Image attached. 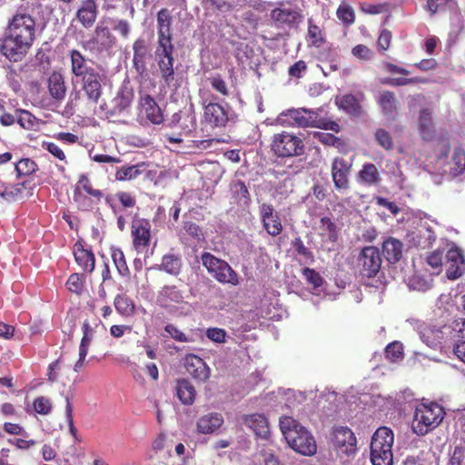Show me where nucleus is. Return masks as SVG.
I'll use <instances>...</instances> for the list:
<instances>
[{
	"mask_svg": "<svg viewBox=\"0 0 465 465\" xmlns=\"http://www.w3.org/2000/svg\"><path fill=\"white\" fill-rule=\"evenodd\" d=\"M271 16L275 22L292 25L298 21L301 15L293 10L275 8L272 11Z\"/></svg>",
	"mask_w": 465,
	"mask_h": 465,
	"instance_id": "nucleus-40",
	"label": "nucleus"
},
{
	"mask_svg": "<svg viewBox=\"0 0 465 465\" xmlns=\"http://www.w3.org/2000/svg\"><path fill=\"white\" fill-rule=\"evenodd\" d=\"M35 411L41 415H48L52 411V403L46 397L40 396L33 402Z\"/></svg>",
	"mask_w": 465,
	"mask_h": 465,
	"instance_id": "nucleus-54",
	"label": "nucleus"
},
{
	"mask_svg": "<svg viewBox=\"0 0 465 465\" xmlns=\"http://www.w3.org/2000/svg\"><path fill=\"white\" fill-rule=\"evenodd\" d=\"M383 84H390L391 86H405L412 84H429L430 80L424 77L414 76L411 78L406 77H396L387 78L382 82Z\"/></svg>",
	"mask_w": 465,
	"mask_h": 465,
	"instance_id": "nucleus-44",
	"label": "nucleus"
},
{
	"mask_svg": "<svg viewBox=\"0 0 465 465\" xmlns=\"http://www.w3.org/2000/svg\"><path fill=\"white\" fill-rule=\"evenodd\" d=\"M271 150L279 158L296 157L305 153V144L300 136L283 131L273 134Z\"/></svg>",
	"mask_w": 465,
	"mask_h": 465,
	"instance_id": "nucleus-6",
	"label": "nucleus"
},
{
	"mask_svg": "<svg viewBox=\"0 0 465 465\" xmlns=\"http://www.w3.org/2000/svg\"><path fill=\"white\" fill-rule=\"evenodd\" d=\"M173 16L167 8H162L156 15L157 42L156 44H173Z\"/></svg>",
	"mask_w": 465,
	"mask_h": 465,
	"instance_id": "nucleus-17",
	"label": "nucleus"
},
{
	"mask_svg": "<svg viewBox=\"0 0 465 465\" xmlns=\"http://www.w3.org/2000/svg\"><path fill=\"white\" fill-rule=\"evenodd\" d=\"M140 107L142 114L153 124L163 122V114L155 100L150 94L141 96Z\"/></svg>",
	"mask_w": 465,
	"mask_h": 465,
	"instance_id": "nucleus-22",
	"label": "nucleus"
},
{
	"mask_svg": "<svg viewBox=\"0 0 465 465\" xmlns=\"http://www.w3.org/2000/svg\"><path fill=\"white\" fill-rule=\"evenodd\" d=\"M374 139L377 143L386 151H391L394 147L391 134L383 128H378L375 131Z\"/></svg>",
	"mask_w": 465,
	"mask_h": 465,
	"instance_id": "nucleus-45",
	"label": "nucleus"
},
{
	"mask_svg": "<svg viewBox=\"0 0 465 465\" xmlns=\"http://www.w3.org/2000/svg\"><path fill=\"white\" fill-rule=\"evenodd\" d=\"M47 88L53 99L57 102L63 101L67 91L64 74L61 72L54 71L47 79Z\"/></svg>",
	"mask_w": 465,
	"mask_h": 465,
	"instance_id": "nucleus-24",
	"label": "nucleus"
},
{
	"mask_svg": "<svg viewBox=\"0 0 465 465\" xmlns=\"http://www.w3.org/2000/svg\"><path fill=\"white\" fill-rule=\"evenodd\" d=\"M207 81L211 84L212 88L222 94L223 96H228L230 92L225 80L221 74H215L207 78Z\"/></svg>",
	"mask_w": 465,
	"mask_h": 465,
	"instance_id": "nucleus-53",
	"label": "nucleus"
},
{
	"mask_svg": "<svg viewBox=\"0 0 465 465\" xmlns=\"http://www.w3.org/2000/svg\"><path fill=\"white\" fill-rule=\"evenodd\" d=\"M386 359L397 361L403 358V346L400 341H393L387 345L384 351Z\"/></svg>",
	"mask_w": 465,
	"mask_h": 465,
	"instance_id": "nucleus-52",
	"label": "nucleus"
},
{
	"mask_svg": "<svg viewBox=\"0 0 465 465\" xmlns=\"http://www.w3.org/2000/svg\"><path fill=\"white\" fill-rule=\"evenodd\" d=\"M338 104L341 109L352 116H360L362 113L359 100L352 94L343 95Z\"/></svg>",
	"mask_w": 465,
	"mask_h": 465,
	"instance_id": "nucleus-38",
	"label": "nucleus"
},
{
	"mask_svg": "<svg viewBox=\"0 0 465 465\" xmlns=\"http://www.w3.org/2000/svg\"><path fill=\"white\" fill-rule=\"evenodd\" d=\"M357 181L364 186H377L381 181L378 167L371 163H363L357 173Z\"/></svg>",
	"mask_w": 465,
	"mask_h": 465,
	"instance_id": "nucleus-27",
	"label": "nucleus"
},
{
	"mask_svg": "<svg viewBox=\"0 0 465 465\" xmlns=\"http://www.w3.org/2000/svg\"><path fill=\"white\" fill-rule=\"evenodd\" d=\"M183 229L190 236L197 241H202L204 239L202 228L195 223L185 222Z\"/></svg>",
	"mask_w": 465,
	"mask_h": 465,
	"instance_id": "nucleus-63",
	"label": "nucleus"
},
{
	"mask_svg": "<svg viewBox=\"0 0 465 465\" xmlns=\"http://www.w3.org/2000/svg\"><path fill=\"white\" fill-rule=\"evenodd\" d=\"M174 53L173 44H156L154 56L158 73L162 81L168 86L175 79Z\"/></svg>",
	"mask_w": 465,
	"mask_h": 465,
	"instance_id": "nucleus-8",
	"label": "nucleus"
},
{
	"mask_svg": "<svg viewBox=\"0 0 465 465\" xmlns=\"http://www.w3.org/2000/svg\"><path fill=\"white\" fill-rule=\"evenodd\" d=\"M202 263L207 272L219 282L236 286L239 284L237 272L227 262L217 258L211 252H203L201 256Z\"/></svg>",
	"mask_w": 465,
	"mask_h": 465,
	"instance_id": "nucleus-7",
	"label": "nucleus"
},
{
	"mask_svg": "<svg viewBox=\"0 0 465 465\" xmlns=\"http://www.w3.org/2000/svg\"><path fill=\"white\" fill-rule=\"evenodd\" d=\"M393 431L388 427H380L371 441V460L373 465H392Z\"/></svg>",
	"mask_w": 465,
	"mask_h": 465,
	"instance_id": "nucleus-5",
	"label": "nucleus"
},
{
	"mask_svg": "<svg viewBox=\"0 0 465 465\" xmlns=\"http://www.w3.org/2000/svg\"><path fill=\"white\" fill-rule=\"evenodd\" d=\"M451 170L453 173L459 174L465 170V152L462 148L457 147L453 151L451 157Z\"/></svg>",
	"mask_w": 465,
	"mask_h": 465,
	"instance_id": "nucleus-51",
	"label": "nucleus"
},
{
	"mask_svg": "<svg viewBox=\"0 0 465 465\" xmlns=\"http://www.w3.org/2000/svg\"><path fill=\"white\" fill-rule=\"evenodd\" d=\"M280 429L293 450L304 456H312L316 453L317 445L313 436L292 417H282Z\"/></svg>",
	"mask_w": 465,
	"mask_h": 465,
	"instance_id": "nucleus-2",
	"label": "nucleus"
},
{
	"mask_svg": "<svg viewBox=\"0 0 465 465\" xmlns=\"http://www.w3.org/2000/svg\"><path fill=\"white\" fill-rule=\"evenodd\" d=\"M444 415V409L436 402L418 404L411 423L412 431L418 436L428 434L441 423Z\"/></svg>",
	"mask_w": 465,
	"mask_h": 465,
	"instance_id": "nucleus-3",
	"label": "nucleus"
},
{
	"mask_svg": "<svg viewBox=\"0 0 465 465\" xmlns=\"http://www.w3.org/2000/svg\"><path fill=\"white\" fill-rule=\"evenodd\" d=\"M184 292L174 284H165L158 292L157 303L169 312H175L178 308H183L188 305L184 301Z\"/></svg>",
	"mask_w": 465,
	"mask_h": 465,
	"instance_id": "nucleus-11",
	"label": "nucleus"
},
{
	"mask_svg": "<svg viewBox=\"0 0 465 465\" xmlns=\"http://www.w3.org/2000/svg\"><path fill=\"white\" fill-rule=\"evenodd\" d=\"M104 79V75L95 71L76 80L74 84H80L88 101L96 104L102 96Z\"/></svg>",
	"mask_w": 465,
	"mask_h": 465,
	"instance_id": "nucleus-14",
	"label": "nucleus"
},
{
	"mask_svg": "<svg viewBox=\"0 0 465 465\" xmlns=\"http://www.w3.org/2000/svg\"><path fill=\"white\" fill-rule=\"evenodd\" d=\"M37 164L29 158H23L15 164L17 176L30 175L35 172Z\"/></svg>",
	"mask_w": 465,
	"mask_h": 465,
	"instance_id": "nucleus-50",
	"label": "nucleus"
},
{
	"mask_svg": "<svg viewBox=\"0 0 465 465\" xmlns=\"http://www.w3.org/2000/svg\"><path fill=\"white\" fill-rule=\"evenodd\" d=\"M351 54L353 56L357 57L362 61H369L373 56V52L365 45H357L352 50Z\"/></svg>",
	"mask_w": 465,
	"mask_h": 465,
	"instance_id": "nucleus-59",
	"label": "nucleus"
},
{
	"mask_svg": "<svg viewBox=\"0 0 465 465\" xmlns=\"http://www.w3.org/2000/svg\"><path fill=\"white\" fill-rule=\"evenodd\" d=\"M151 227L148 219L134 217L131 225V236L133 246L137 252H143L150 246Z\"/></svg>",
	"mask_w": 465,
	"mask_h": 465,
	"instance_id": "nucleus-12",
	"label": "nucleus"
},
{
	"mask_svg": "<svg viewBox=\"0 0 465 465\" xmlns=\"http://www.w3.org/2000/svg\"><path fill=\"white\" fill-rule=\"evenodd\" d=\"M336 15L346 26L351 25L355 22L354 10L349 4H341L337 8Z\"/></svg>",
	"mask_w": 465,
	"mask_h": 465,
	"instance_id": "nucleus-43",
	"label": "nucleus"
},
{
	"mask_svg": "<svg viewBox=\"0 0 465 465\" xmlns=\"http://www.w3.org/2000/svg\"><path fill=\"white\" fill-rule=\"evenodd\" d=\"M331 441L339 453L351 455L356 451L357 440L348 427L334 428L331 433Z\"/></svg>",
	"mask_w": 465,
	"mask_h": 465,
	"instance_id": "nucleus-13",
	"label": "nucleus"
},
{
	"mask_svg": "<svg viewBox=\"0 0 465 465\" xmlns=\"http://www.w3.org/2000/svg\"><path fill=\"white\" fill-rule=\"evenodd\" d=\"M232 198L237 204L248 207L251 203V196L247 186L242 181H236L231 185Z\"/></svg>",
	"mask_w": 465,
	"mask_h": 465,
	"instance_id": "nucleus-36",
	"label": "nucleus"
},
{
	"mask_svg": "<svg viewBox=\"0 0 465 465\" xmlns=\"http://www.w3.org/2000/svg\"><path fill=\"white\" fill-rule=\"evenodd\" d=\"M36 30L35 17L21 5L7 22L0 40V53L10 62H21L36 39Z\"/></svg>",
	"mask_w": 465,
	"mask_h": 465,
	"instance_id": "nucleus-1",
	"label": "nucleus"
},
{
	"mask_svg": "<svg viewBox=\"0 0 465 465\" xmlns=\"http://www.w3.org/2000/svg\"><path fill=\"white\" fill-rule=\"evenodd\" d=\"M419 132L424 140H430L433 137L432 112L428 108L420 111L418 118Z\"/></svg>",
	"mask_w": 465,
	"mask_h": 465,
	"instance_id": "nucleus-35",
	"label": "nucleus"
},
{
	"mask_svg": "<svg viewBox=\"0 0 465 465\" xmlns=\"http://www.w3.org/2000/svg\"><path fill=\"white\" fill-rule=\"evenodd\" d=\"M114 305L116 312L124 317H130L135 313L134 302L125 294H117L114 297Z\"/></svg>",
	"mask_w": 465,
	"mask_h": 465,
	"instance_id": "nucleus-37",
	"label": "nucleus"
},
{
	"mask_svg": "<svg viewBox=\"0 0 465 465\" xmlns=\"http://www.w3.org/2000/svg\"><path fill=\"white\" fill-rule=\"evenodd\" d=\"M84 277L80 273H73L66 282L67 289L77 295H81L84 291Z\"/></svg>",
	"mask_w": 465,
	"mask_h": 465,
	"instance_id": "nucleus-49",
	"label": "nucleus"
},
{
	"mask_svg": "<svg viewBox=\"0 0 465 465\" xmlns=\"http://www.w3.org/2000/svg\"><path fill=\"white\" fill-rule=\"evenodd\" d=\"M141 174L138 165L122 166L115 172L114 177L116 181H131L137 178Z\"/></svg>",
	"mask_w": 465,
	"mask_h": 465,
	"instance_id": "nucleus-42",
	"label": "nucleus"
},
{
	"mask_svg": "<svg viewBox=\"0 0 465 465\" xmlns=\"http://www.w3.org/2000/svg\"><path fill=\"white\" fill-rule=\"evenodd\" d=\"M165 331L175 341L180 342H189L192 341L185 333L179 330L175 325L169 323L164 327Z\"/></svg>",
	"mask_w": 465,
	"mask_h": 465,
	"instance_id": "nucleus-60",
	"label": "nucleus"
},
{
	"mask_svg": "<svg viewBox=\"0 0 465 465\" xmlns=\"http://www.w3.org/2000/svg\"><path fill=\"white\" fill-rule=\"evenodd\" d=\"M313 137L317 139L320 143H322L323 145L333 146L336 148H340L344 145L343 141L332 134L315 132L313 133Z\"/></svg>",
	"mask_w": 465,
	"mask_h": 465,
	"instance_id": "nucleus-46",
	"label": "nucleus"
},
{
	"mask_svg": "<svg viewBox=\"0 0 465 465\" xmlns=\"http://www.w3.org/2000/svg\"><path fill=\"white\" fill-rule=\"evenodd\" d=\"M82 191L86 193L88 195L95 198L97 201H100L104 195L102 191L94 189L93 187L92 182L86 175H81L75 185L74 192V202L80 203L82 201V199L84 198Z\"/></svg>",
	"mask_w": 465,
	"mask_h": 465,
	"instance_id": "nucleus-31",
	"label": "nucleus"
},
{
	"mask_svg": "<svg viewBox=\"0 0 465 465\" xmlns=\"http://www.w3.org/2000/svg\"><path fill=\"white\" fill-rule=\"evenodd\" d=\"M116 42L115 36L111 33L108 27L98 25L94 30V35L91 39L96 50L100 53L111 49Z\"/></svg>",
	"mask_w": 465,
	"mask_h": 465,
	"instance_id": "nucleus-25",
	"label": "nucleus"
},
{
	"mask_svg": "<svg viewBox=\"0 0 465 465\" xmlns=\"http://www.w3.org/2000/svg\"><path fill=\"white\" fill-rule=\"evenodd\" d=\"M381 262L380 250L375 246H366L361 249L358 256L357 267L362 276L372 278L380 272Z\"/></svg>",
	"mask_w": 465,
	"mask_h": 465,
	"instance_id": "nucleus-10",
	"label": "nucleus"
},
{
	"mask_svg": "<svg viewBox=\"0 0 465 465\" xmlns=\"http://www.w3.org/2000/svg\"><path fill=\"white\" fill-rule=\"evenodd\" d=\"M302 275L308 282L313 285L314 288H319L322 285L323 279L315 270L311 268H304Z\"/></svg>",
	"mask_w": 465,
	"mask_h": 465,
	"instance_id": "nucleus-55",
	"label": "nucleus"
},
{
	"mask_svg": "<svg viewBox=\"0 0 465 465\" xmlns=\"http://www.w3.org/2000/svg\"><path fill=\"white\" fill-rule=\"evenodd\" d=\"M36 121V117L29 111L23 109H16V122L17 124L25 130H31L34 128Z\"/></svg>",
	"mask_w": 465,
	"mask_h": 465,
	"instance_id": "nucleus-47",
	"label": "nucleus"
},
{
	"mask_svg": "<svg viewBox=\"0 0 465 465\" xmlns=\"http://www.w3.org/2000/svg\"><path fill=\"white\" fill-rule=\"evenodd\" d=\"M203 121L212 128L225 127L229 121L228 107L211 102L203 106Z\"/></svg>",
	"mask_w": 465,
	"mask_h": 465,
	"instance_id": "nucleus-15",
	"label": "nucleus"
},
{
	"mask_svg": "<svg viewBox=\"0 0 465 465\" xmlns=\"http://www.w3.org/2000/svg\"><path fill=\"white\" fill-rule=\"evenodd\" d=\"M25 185L24 183L8 184L0 187V197L6 201H17L23 198Z\"/></svg>",
	"mask_w": 465,
	"mask_h": 465,
	"instance_id": "nucleus-39",
	"label": "nucleus"
},
{
	"mask_svg": "<svg viewBox=\"0 0 465 465\" xmlns=\"http://www.w3.org/2000/svg\"><path fill=\"white\" fill-rule=\"evenodd\" d=\"M353 158L334 157L331 165V175L334 188L340 192H347L351 187L350 176L352 171Z\"/></svg>",
	"mask_w": 465,
	"mask_h": 465,
	"instance_id": "nucleus-9",
	"label": "nucleus"
},
{
	"mask_svg": "<svg viewBox=\"0 0 465 465\" xmlns=\"http://www.w3.org/2000/svg\"><path fill=\"white\" fill-rule=\"evenodd\" d=\"M76 263L86 272H93L95 268L94 252L86 249L81 241H77L73 249Z\"/></svg>",
	"mask_w": 465,
	"mask_h": 465,
	"instance_id": "nucleus-21",
	"label": "nucleus"
},
{
	"mask_svg": "<svg viewBox=\"0 0 465 465\" xmlns=\"http://www.w3.org/2000/svg\"><path fill=\"white\" fill-rule=\"evenodd\" d=\"M447 271L446 275L450 280L460 278L465 271V260L460 251L457 248L450 249L446 255Z\"/></svg>",
	"mask_w": 465,
	"mask_h": 465,
	"instance_id": "nucleus-20",
	"label": "nucleus"
},
{
	"mask_svg": "<svg viewBox=\"0 0 465 465\" xmlns=\"http://www.w3.org/2000/svg\"><path fill=\"white\" fill-rule=\"evenodd\" d=\"M292 246L295 248L297 253L311 262H314L313 253L304 245L302 240L298 237L292 242Z\"/></svg>",
	"mask_w": 465,
	"mask_h": 465,
	"instance_id": "nucleus-58",
	"label": "nucleus"
},
{
	"mask_svg": "<svg viewBox=\"0 0 465 465\" xmlns=\"http://www.w3.org/2000/svg\"><path fill=\"white\" fill-rule=\"evenodd\" d=\"M223 424L221 413L212 412L202 416L197 421V430L203 434H210L217 430Z\"/></svg>",
	"mask_w": 465,
	"mask_h": 465,
	"instance_id": "nucleus-30",
	"label": "nucleus"
},
{
	"mask_svg": "<svg viewBox=\"0 0 465 465\" xmlns=\"http://www.w3.org/2000/svg\"><path fill=\"white\" fill-rule=\"evenodd\" d=\"M392 40V34L387 29H383L378 38L377 45L380 52L387 51Z\"/></svg>",
	"mask_w": 465,
	"mask_h": 465,
	"instance_id": "nucleus-61",
	"label": "nucleus"
},
{
	"mask_svg": "<svg viewBox=\"0 0 465 465\" xmlns=\"http://www.w3.org/2000/svg\"><path fill=\"white\" fill-rule=\"evenodd\" d=\"M320 223L322 229L329 233V240L331 242H336L338 238L336 231L337 227L331 219L330 217H322Z\"/></svg>",
	"mask_w": 465,
	"mask_h": 465,
	"instance_id": "nucleus-56",
	"label": "nucleus"
},
{
	"mask_svg": "<svg viewBox=\"0 0 465 465\" xmlns=\"http://www.w3.org/2000/svg\"><path fill=\"white\" fill-rule=\"evenodd\" d=\"M308 36L315 46H321L325 42L322 29L314 24L312 18L308 19Z\"/></svg>",
	"mask_w": 465,
	"mask_h": 465,
	"instance_id": "nucleus-48",
	"label": "nucleus"
},
{
	"mask_svg": "<svg viewBox=\"0 0 465 465\" xmlns=\"http://www.w3.org/2000/svg\"><path fill=\"white\" fill-rule=\"evenodd\" d=\"M134 50V66L141 75L146 73V59L148 55V45L143 38H138L133 45Z\"/></svg>",
	"mask_w": 465,
	"mask_h": 465,
	"instance_id": "nucleus-26",
	"label": "nucleus"
},
{
	"mask_svg": "<svg viewBox=\"0 0 465 465\" xmlns=\"http://www.w3.org/2000/svg\"><path fill=\"white\" fill-rule=\"evenodd\" d=\"M243 423L254 432L256 437L268 439L270 435L269 421L263 414L246 415L243 417Z\"/></svg>",
	"mask_w": 465,
	"mask_h": 465,
	"instance_id": "nucleus-23",
	"label": "nucleus"
},
{
	"mask_svg": "<svg viewBox=\"0 0 465 465\" xmlns=\"http://www.w3.org/2000/svg\"><path fill=\"white\" fill-rule=\"evenodd\" d=\"M183 268V260L181 255L174 253H166L162 257L159 270L164 271L166 273L178 276Z\"/></svg>",
	"mask_w": 465,
	"mask_h": 465,
	"instance_id": "nucleus-33",
	"label": "nucleus"
},
{
	"mask_svg": "<svg viewBox=\"0 0 465 465\" xmlns=\"http://www.w3.org/2000/svg\"><path fill=\"white\" fill-rule=\"evenodd\" d=\"M77 18L81 24L88 28L95 22L97 16V5L94 0H85L77 11Z\"/></svg>",
	"mask_w": 465,
	"mask_h": 465,
	"instance_id": "nucleus-32",
	"label": "nucleus"
},
{
	"mask_svg": "<svg viewBox=\"0 0 465 465\" xmlns=\"http://www.w3.org/2000/svg\"><path fill=\"white\" fill-rule=\"evenodd\" d=\"M259 214L262 226L271 236H277L282 232V224L279 214L272 204L263 203L259 207Z\"/></svg>",
	"mask_w": 465,
	"mask_h": 465,
	"instance_id": "nucleus-16",
	"label": "nucleus"
},
{
	"mask_svg": "<svg viewBox=\"0 0 465 465\" xmlns=\"http://www.w3.org/2000/svg\"><path fill=\"white\" fill-rule=\"evenodd\" d=\"M186 371L199 381H206L211 376V370L206 362L199 356L190 353L184 358Z\"/></svg>",
	"mask_w": 465,
	"mask_h": 465,
	"instance_id": "nucleus-19",
	"label": "nucleus"
},
{
	"mask_svg": "<svg viewBox=\"0 0 465 465\" xmlns=\"http://www.w3.org/2000/svg\"><path fill=\"white\" fill-rule=\"evenodd\" d=\"M42 147L60 161L66 162V156L64 151L56 143L53 142H44Z\"/></svg>",
	"mask_w": 465,
	"mask_h": 465,
	"instance_id": "nucleus-62",
	"label": "nucleus"
},
{
	"mask_svg": "<svg viewBox=\"0 0 465 465\" xmlns=\"http://www.w3.org/2000/svg\"><path fill=\"white\" fill-rule=\"evenodd\" d=\"M382 252L389 262L395 263L402 256V242L395 238H389L383 242Z\"/></svg>",
	"mask_w": 465,
	"mask_h": 465,
	"instance_id": "nucleus-34",
	"label": "nucleus"
},
{
	"mask_svg": "<svg viewBox=\"0 0 465 465\" xmlns=\"http://www.w3.org/2000/svg\"><path fill=\"white\" fill-rule=\"evenodd\" d=\"M382 114L390 120H393L398 114L399 102L391 91H382L377 100Z\"/></svg>",
	"mask_w": 465,
	"mask_h": 465,
	"instance_id": "nucleus-28",
	"label": "nucleus"
},
{
	"mask_svg": "<svg viewBox=\"0 0 465 465\" xmlns=\"http://www.w3.org/2000/svg\"><path fill=\"white\" fill-rule=\"evenodd\" d=\"M111 257L115 265L118 273L121 276L127 277L130 275V270L126 262L124 252L119 247L111 248Z\"/></svg>",
	"mask_w": 465,
	"mask_h": 465,
	"instance_id": "nucleus-41",
	"label": "nucleus"
},
{
	"mask_svg": "<svg viewBox=\"0 0 465 465\" xmlns=\"http://www.w3.org/2000/svg\"><path fill=\"white\" fill-rule=\"evenodd\" d=\"M174 391L175 395L182 404L186 406L193 404L196 397V391L190 381L184 378L177 379L175 381Z\"/></svg>",
	"mask_w": 465,
	"mask_h": 465,
	"instance_id": "nucleus-29",
	"label": "nucleus"
},
{
	"mask_svg": "<svg viewBox=\"0 0 465 465\" xmlns=\"http://www.w3.org/2000/svg\"><path fill=\"white\" fill-rule=\"evenodd\" d=\"M286 117L285 122L289 125L306 128L316 127L323 130H330L339 133L341 127L338 123L332 120L322 118L318 113L304 108L291 109L282 114Z\"/></svg>",
	"mask_w": 465,
	"mask_h": 465,
	"instance_id": "nucleus-4",
	"label": "nucleus"
},
{
	"mask_svg": "<svg viewBox=\"0 0 465 465\" xmlns=\"http://www.w3.org/2000/svg\"><path fill=\"white\" fill-rule=\"evenodd\" d=\"M115 197L124 208H134L136 205V198L132 193L119 191L115 193Z\"/></svg>",
	"mask_w": 465,
	"mask_h": 465,
	"instance_id": "nucleus-57",
	"label": "nucleus"
},
{
	"mask_svg": "<svg viewBox=\"0 0 465 465\" xmlns=\"http://www.w3.org/2000/svg\"><path fill=\"white\" fill-rule=\"evenodd\" d=\"M465 460V447L456 446L448 465H463Z\"/></svg>",
	"mask_w": 465,
	"mask_h": 465,
	"instance_id": "nucleus-64",
	"label": "nucleus"
},
{
	"mask_svg": "<svg viewBox=\"0 0 465 465\" xmlns=\"http://www.w3.org/2000/svg\"><path fill=\"white\" fill-rule=\"evenodd\" d=\"M68 55L71 62L72 83L74 84L76 80L97 71L89 65V61L79 50H70Z\"/></svg>",
	"mask_w": 465,
	"mask_h": 465,
	"instance_id": "nucleus-18",
	"label": "nucleus"
}]
</instances>
